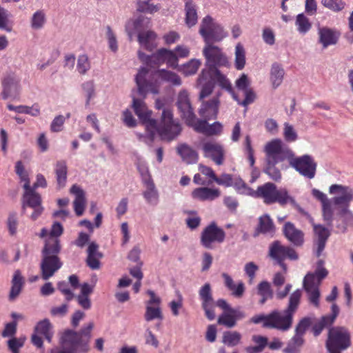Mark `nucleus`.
Wrapping results in <instances>:
<instances>
[{"instance_id": "nucleus-23", "label": "nucleus", "mask_w": 353, "mask_h": 353, "mask_svg": "<svg viewBox=\"0 0 353 353\" xmlns=\"http://www.w3.org/2000/svg\"><path fill=\"white\" fill-rule=\"evenodd\" d=\"M177 107L183 119L191 121L192 116L194 114L191 106L189 94L186 90H181L177 98Z\"/></svg>"}, {"instance_id": "nucleus-50", "label": "nucleus", "mask_w": 353, "mask_h": 353, "mask_svg": "<svg viewBox=\"0 0 353 353\" xmlns=\"http://www.w3.org/2000/svg\"><path fill=\"white\" fill-rule=\"evenodd\" d=\"M258 294L261 296L260 303L264 304L265 301L273 297V292L270 283L268 281L261 282L257 287Z\"/></svg>"}, {"instance_id": "nucleus-56", "label": "nucleus", "mask_w": 353, "mask_h": 353, "mask_svg": "<svg viewBox=\"0 0 353 353\" xmlns=\"http://www.w3.org/2000/svg\"><path fill=\"white\" fill-rule=\"evenodd\" d=\"M241 339V335L240 333L234 332H225L223 336V342L228 346H235L238 345Z\"/></svg>"}, {"instance_id": "nucleus-14", "label": "nucleus", "mask_w": 353, "mask_h": 353, "mask_svg": "<svg viewBox=\"0 0 353 353\" xmlns=\"http://www.w3.org/2000/svg\"><path fill=\"white\" fill-rule=\"evenodd\" d=\"M21 79L14 73L7 74L2 80L3 90L1 93L3 99L16 98L21 90Z\"/></svg>"}, {"instance_id": "nucleus-45", "label": "nucleus", "mask_w": 353, "mask_h": 353, "mask_svg": "<svg viewBox=\"0 0 353 353\" xmlns=\"http://www.w3.org/2000/svg\"><path fill=\"white\" fill-rule=\"evenodd\" d=\"M81 88L85 98V105L89 107L91 101L97 97L95 84L92 80H89L82 83Z\"/></svg>"}, {"instance_id": "nucleus-40", "label": "nucleus", "mask_w": 353, "mask_h": 353, "mask_svg": "<svg viewBox=\"0 0 353 353\" xmlns=\"http://www.w3.org/2000/svg\"><path fill=\"white\" fill-rule=\"evenodd\" d=\"M285 71L278 63H274L270 69V81L274 88H278L283 82Z\"/></svg>"}, {"instance_id": "nucleus-2", "label": "nucleus", "mask_w": 353, "mask_h": 353, "mask_svg": "<svg viewBox=\"0 0 353 353\" xmlns=\"http://www.w3.org/2000/svg\"><path fill=\"white\" fill-rule=\"evenodd\" d=\"M301 290H295L289 298L288 307L283 311L274 310L268 314H260L252 316L250 322L254 324L262 323L266 328H274L285 332L292 325L293 316L300 303Z\"/></svg>"}, {"instance_id": "nucleus-24", "label": "nucleus", "mask_w": 353, "mask_h": 353, "mask_svg": "<svg viewBox=\"0 0 353 353\" xmlns=\"http://www.w3.org/2000/svg\"><path fill=\"white\" fill-rule=\"evenodd\" d=\"M198 84L201 87L199 99H203L208 97L214 87L211 72L203 69L198 78Z\"/></svg>"}, {"instance_id": "nucleus-29", "label": "nucleus", "mask_w": 353, "mask_h": 353, "mask_svg": "<svg viewBox=\"0 0 353 353\" xmlns=\"http://www.w3.org/2000/svg\"><path fill=\"white\" fill-rule=\"evenodd\" d=\"M312 225L314 234L317 237L316 256H319L325 248L326 241L330 235V232L327 228L322 225H317L312 223Z\"/></svg>"}, {"instance_id": "nucleus-46", "label": "nucleus", "mask_w": 353, "mask_h": 353, "mask_svg": "<svg viewBox=\"0 0 353 353\" xmlns=\"http://www.w3.org/2000/svg\"><path fill=\"white\" fill-rule=\"evenodd\" d=\"M57 184L60 188L65 186L67 180V165L64 161H59L55 165Z\"/></svg>"}, {"instance_id": "nucleus-55", "label": "nucleus", "mask_w": 353, "mask_h": 353, "mask_svg": "<svg viewBox=\"0 0 353 353\" xmlns=\"http://www.w3.org/2000/svg\"><path fill=\"white\" fill-rule=\"evenodd\" d=\"M192 120L189 122V121H185V123L188 125L192 127L196 132H201L206 134L208 130V119L199 120L196 119L195 114L192 116Z\"/></svg>"}, {"instance_id": "nucleus-64", "label": "nucleus", "mask_w": 353, "mask_h": 353, "mask_svg": "<svg viewBox=\"0 0 353 353\" xmlns=\"http://www.w3.org/2000/svg\"><path fill=\"white\" fill-rule=\"evenodd\" d=\"M322 5L334 12L341 11L345 6L343 0H321Z\"/></svg>"}, {"instance_id": "nucleus-58", "label": "nucleus", "mask_w": 353, "mask_h": 353, "mask_svg": "<svg viewBox=\"0 0 353 353\" xmlns=\"http://www.w3.org/2000/svg\"><path fill=\"white\" fill-rule=\"evenodd\" d=\"M142 19L138 18L137 19L129 20L125 25V30L130 39L136 33H139V30L141 26Z\"/></svg>"}, {"instance_id": "nucleus-13", "label": "nucleus", "mask_w": 353, "mask_h": 353, "mask_svg": "<svg viewBox=\"0 0 353 353\" xmlns=\"http://www.w3.org/2000/svg\"><path fill=\"white\" fill-rule=\"evenodd\" d=\"M329 192L331 194H338L331 200L332 204L339 206L340 208H350V204L353 199V190L342 185L334 184L329 188Z\"/></svg>"}, {"instance_id": "nucleus-15", "label": "nucleus", "mask_w": 353, "mask_h": 353, "mask_svg": "<svg viewBox=\"0 0 353 353\" xmlns=\"http://www.w3.org/2000/svg\"><path fill=\"white\" fill-rule=\"evenodd\" d=\"M148 74V70L142 67L139 70L137 74L136 75L135 80L138 88L139 94L145 97L147 93L158 94L159 83L157 81L152 82L147 79Z\"/></svg>"}, {"instance_id": "nucleus-11", "label": "nucleus", "mask_w": 353, "mask_h": 353, "mask_svg": "<svg viewBox=\"0 0 353 353\" xmlns=\"http://www.w3.org/2000/svg\"><path fill=\"white\" fill-rule=\"evenodd\" d=\"M225 233L215 223H212L204 228L201 234V243L208 249L213 248L214 243H221L224 241Z\"/></svg>"}, {"instance_id": "nucleus-57", "label": "nucleus", "mask_w": 353, "mask_h": 353, "mask_svg": "<svg viewBox=\"0 0 353 353\" xmlns=\"http://www.w3.org/2000/svg\"><path fill=\"white\" fill-rule=\"evenodd\" d=\"M136 165L141 174L142 183L153 180L150 175L148 164L145 160L139 158Z\"/></svg>"}, {"instance_id": "nucleus-43", "label": "nucleus", "mask_w": 353, "mask_h": 353, "mask_svg": "<svg viewBox=\"0 0 353 353\" xmlns=\"http://www.w3.org/2000/svg\"><path fill=\"white\" fill-rule=\"evenodd\" d=\"M201 61L197 59H192L185 63L179 65L177 70L181 72L185 76H192L196 73Z\"/></svg>"}, {"instance_id": "nucleus-39", "label": "nucleus", "mask_w": 353, "mask_h": 353, "mask_svg": "<svg viewBox=\"0 0 353 353\" xmlns=\"http://www.w3.org/2000/svg\"><path fill=\"white\" fill-rule=\"evenodd\" d=\"M185 23L188 27L194 26L198 20L196 6L192 0L185 3Z\"/></svg>"}, {"instance_id": "nucleus-60", "label": "nucleus", "mask_w": 353, "mask_h": 353, "mask_svg": "<svg viewBox=\"0 0 353 353\" xmlns=\"http://www.w3.org/2000/svg\"><path fill=\"white\" fill-rule=\"evenodd\" d=\"M0 29L8 32L12 31V24L10 23L8 11L0 6Z\"/></svg>"}, {"instance_id": "nucleus-25", "label": "nucleus", "mask_w": 353, "mask_h": 353, "mask_svg": "<svg viewBox=\"0 0 353 353\" xmlns=\"http://www.w3.org/2000/svg\"><path fill=\"white\" fill-rule=\"evenodd\" d=\"M276 186L275 184L268 182L259 186L256 190H254L252 197L263 199L266 204L274 203V197Z\"/></svg>"}, {"instance_id": "nucleus-48", "label": "nucleus", "mask_w": 353, "mask_h": 353, "mask_svg": "<svg viewBox=\"0 0 353 353\" xmlns=\"http://www.w3.org/2000/svg\"><path fill=\"white\" fill-rule=\"evenodd\" d=\"M30 27L34 30H41L46 23V16L43 10H39L30 18Z\"/></svg>"}, {"instance_id": "nucleus-4", "label": "nucleus", "mask_w": 353, "mask_h": 353, "mask_svg": "<svg viewBox=\"0 0 353 353\" xmlns=\"http://www.w3.org/2000/svg\"><path fill=\"white\" fill-rule=\"evenodd\" d=\"M328 274L327 270L323 267V261L319 260L314 272H308L303 279V287L307 292L309 301L315 307L319 306V285L323 279Z\"/></svg>"}, {"instance_id": "nucleus-33", "label": "nucleus", "mask_w": 353, "mask_h": 353, "mask_svg": "<svg viewBox=\"0 0 353 353\" xmlns=\"http://www.w3.org/2000/svg\"><path fill=\"white\" fill-rule=\"evenodd\" d=\"M63 231V226L59 223L54 222L50 232L46 228H43L41 231L40 236L41 238H46L45 245H47L51 240H56L57 246L60 248L58 237L62 234Z\"/></svg>"}, {"instance_id": "nucleus-35", "label": "nucleus", "mask_w": 353, "mask_h": 353, "mask_svg": "<svg viewBox=\"0 0 353 353\" xmlns=\"http://www.w3.org/2000/svg\"><path fill=\"white\" fill-rule=\"evenodd\" d=\"M206 70L211 72L214 83L216 81L221 88L228 90L232 95L234 100H237V97L233 91L230 81L224 74H221L216 68H209Z\"/></svg>"}, {"instance_id": "nucleus-30", "label": "nucleus", "mask_w": 353, "mask_h": 353, "mask_svg": "<svg viewBox=\"0 0 353 353\" xmlns=\"http://www.w3.org/2000/svg\"><path fill=\"white\" fill-rule=\"evenodd\" d=\"M220 194L219 189L207 187L196 188L192 192V196L194 199L202 201L214 200L218 198Z\"/></svg>"}, {"instance_id": "nucleus-54", "label": "nucleus", "mask_w": 353, "mask_h": 353, "mask_svg": "<svg viewBox=\"0 0 353 353\" xmlns=\"http://www.w3.org/2000/svg\"><path fill=\"white\" fill-rule=\"evenodd\" d=\"M337 215L339 216L345 225L342 227V232L346 231L347 225H353V212L350 210V208H340L338 210Z\"/></svg>"}, {"instance_id": "nucleus-10", "label": "nucleus", "mask_w": 353, "mask_h": 353, "mask_svg": "<svg viewBox=\"0 0 353 353\" xmlns=\"http://www.w3.org/2000/svg\"><path fill=\"white\" fill-rule=\"evenodd\" d=\"M203 54L206 59V65L210 68L230 65L228 59L221 48L213 45V43H205Z\"/></svg>"}, {"instance_id": "nucleus-41", "label": "nucleus", "mask_w": 353, "mask_h": 353, "mask_svg": "<svg viewBox=\"0 0 353 353\" xmlns=\"http://www.w3.org/2000/svg\"><path fill=\"white\" fill-rule=\"evenodd\" d=\"M154 76L157 77L162 81L170 83L173 85L179 86L182 83L180 77L177 74L164 69L155 72Z\"/></svg>"}, {"instance_id": "nucleus-9", "label": "nucleus", "mask_w": 353, "mask_h": 353, "mask_svg": "<svg viewBox=\"0 0 353 353\" xmlns=\"http://www.w3.org/2000/svg\"><path fill=\"white\" fill-rule=\"evenodd\" d=\"M199 33L205 43L219 42L228 36L223 28L208 15L202 19Z\"/></svg>"}, {"instance_id": "nucleus-62", "label": "nucleus", "mask_w": 353, "mask_h": 353, "mask_svg": "<svg viewBox=\"0 0 353 353\" xmlns=\"http://www.w3.org/2000/svg\"><path fill=\"white\" fill-rule=\"evenodd\" d=\"M238 193L248 196H252L254 190L248 187L240 178H235L233 181V185Z\"/></svg>"}, {"instance_id": "nucleus-7", "label": "nucleus", "mask_w": 353, "mask_h": 353, "mask_svg": "<svg viewBox=\"0 0 353 353\" xmlns=\"http://www.w3.org/2000/svg\"><path fill=\"white\" fill-rule=\"evenodd\" d=\"M93 326V323L90 322L85 325L80 332L66 330L63 333V345L66 347L79 350L82 353L87 352L88 350V341Z\"/></svg>"}, {"instance_id": "nucleus-63", "label": "nucleus", "mask_w": 353, "mask_h": 353, "mask_svg": "<svg viewBox=\"0 0 353 353\" xmlns=\"http://www.w3.org/2000/svg\"><path fill=\"white\" fill-rule=\"evenodd\" d=\"M199 294L200 299L202 301V304L206 305V303H214L210 283H206L203 286H202Z\"/></svg>"}, {"instance_id": "nucleus-32", "label": "nucleus", "mask_w": 353, "mask_h": 353, "mask_svg": "<svg viewBox=\"0 0 353 353\" xmlns=\"http://www.w3.org/2000/svg\"><path fill=\"white\" fill-rule=\"evenodd\" d=\"M286 238L295 245H301L303 242V233L295 228L294 224L288 222L283 228Z\"/></svg>"}, {"instance_id": "nucleus-16", "label": "nucleus", "mask_w": 353, "mask_h": 353, "mask_svg": "<svg viewBox=\"0 0 353 353\" xmlns=\"http://www.w3.org/2000/svg\"><path fill=\"white\" fill-rule=\"evenodd\" d=\"M25 189L23 199V208L25 209L26 206H29L34 209V212L31 215L33 220L37 219L43 212V208L41 205V199L39 194L37 193L34 188L28 185V188Z\"/></svg>"}, {"instance_id": "nucleus-17", "label": "nucleus", "mask_w": 353, "mask_h": 353, "mask_svg": "<svg viewBox=\"0 0 353 353\" xmlns=\"http://www.w3.org/2000/svg\"><path fill=\"white\" fill-rule=\"evenodd\" d=\"M270 255L276 261H283L286 258L292 260L298 259V256L294 249L288 246H283L279 241H275L271 245Z\"/></svg>"}, {"instance_id": "nucleus-12", "label": "nucleus", "mask_w": 353, "mask_h": 353, "mask_svg": "<svg viewBox=\"0 0 353 353\" xmlns=\"http://www.w3.org/2000/svg\"><path fill=\"white\" fill-rule=\"evenodd\" d=\"M200 148L205 158L210 159L216 165H221L225 160V150L223 147L214 141H203Z\"/></svg>"}, {"instance_id": "nucleus-3", "label": "nucleus", "mask_w": 353, "mask_h": 353, "mask_svg": "<svg viewBox=\"0 0 353 353\" xmlns=\"http://www.w3.org/2000/svg\"><path fill=\"white\" fill-rule=\"evenodd\" d=\"M264 152L266 162L264 172L274 181L281 179V174L276 165L287 159L283 141L280 139H274L268 141L265 145Z\"/></svg>"}, {"instance_id": "nucleus-8", "label": "nucleus", "mask_w": 353, "mask_h": 353, "mask_svg": "<svg viewBox=\"0 0 353 353\" xmlns=\"http://www.w3.org/2000/svg\"><path fill=\"white\" fill-rule=\"evenodd\" d=\"M351 346V335L345 327L336 326L329 330L326 347L329 353H341Z\"/></svg>"}, {"instance_id": "nucleus-51", "label": "nucleus", "mask_w": 353, "mask_h": 353, "mask_svg": "<svg viewBox=\"0 0 353 353\" xmlns=\"http://www.w3.org/2000/svg\"><path fill=\"white\" fill-rule=\"evenodd\" d=\"M257 231L263 234H272L274 225L270 216L265 214L259 218Z\"/></svg>"}, {"instance_id": "nucleus-27", "label": "nucleus", "mask_w": 353, "mask_h": 353, "mask_svg": "<svg viewBox=\"0 0 353 353\" xmlns=\"http://www.w3.org/2000/svg\"><path fill=\"white\" fill-rule=\"evenodd\" d=\"M70 192L75 196L73 202L75 214L80 216L83 214L85 208V192L79 185L76 184L71 187Z\"/></svg>"}, {"instance_id": "nucleus-34", "label": "nucleus", "mask_w": 353, "mask_h": 353, "mask_svg": "<svg viewBox=\"0 0 353 353\" xmlns=\"http://www.w3.org/2000/svg\"><path fill=\"white\" fill-rule=\"evenodd\" d=\"M24 285V278L21 275L20 270H17L12 279V286L9 294L10 301L15 300L20 294Z\"/></svg>"}, {"instance_id": "nucleus-5", "label": "nucleus", "mask_w": 353, "mask_h": 353, "mask_svg": "<svg viewBox=\"0 0 353 353\" xmlns=\"http://www.w3.org/2000/svg\"><path fill=\"white\" fill-rule=\"evenodd\" d=\"M59 251L60 248L57 246L56 240H51L45 245L41 262V276L43 280L49 279L61 268L62 263L57 256Z\"/></svg>"}, {"instance_id": "nucleus-61", "label": "nucleus", "mask_w": 353, "mask_h": 353, "mask_svg": "<svg viewBox=\"0 0 353 353\" xmlns=\"http://www.w3.org/2000/svg\"><path fill=\"white\" fill-rule=\"evenodd\" d=\"M15 172L19 176L21 181L24 182L23 188H28L30 185L29 176L21 161L16 162Z\"/></svg>"}, {"instance_id": "nucleus-59", "label": "nucleus", "mask_w": 353, "mask_h": 353, "mask_svg": "<svg viewBox=\"0 0 353 353\" xmlns=\"http://www.w3.org/2000/svg\"><path fill=\"white\" fill-rule=\"evenodd\" d=\"M91 68L90 61L88 55L81 54L78 57L77 70L81 74H85Z\"/></svg>"}, {"instance_id": "nucleus-18", "label": "nucleus", "mask_w": 353, "mask_h": 353, "mask_svg": "<svg viewBox=\"0 0 353 353\" xmlns=\"http://www.w3.org/2000/svg\"><path fill=\"white\" fill-rule=\"evenodd\" d=\"M152 57L155 59L156 65L166 63L168 67L173 69H177L179 67V60L174 50L161 48L152 54Z\"/></svg>"}, {"instance_id": "nucleus-26", "label": "nucleus", "mask_w": 353, "mask_h": 353, "mask_svg": "<svg viewBox=\"0 0 353 353\" xmlns=\"http://www.w3.org/2000/svg\"><path fill=\"white\" fill-rule=\"evenodd\" d=\"M319 42L325 49L330 46L335 45L339 38V33L327 27L320 28L318 30Z\"/></svg>"}, {"instance_id": "nucleus-42", "label": "nucleus", "mask_w": 353, "mask_h": 353, "mask_svg": "<svg viewBox=\"0 0 353 353\" xmlns=\"http://www.w3.org/2000/svg\"><path fill=\"white\" fill-rule=\"evenodd\" d=\"M246 64V52L241 43H237L234 49V67L241 70Z\"/></svg>"}, {"instance_id": "nucleus-38", "label": "nucleus", "mask_w": 353, "mask_h": 353, "mask_svg": "<svg viewBox=\"0 0 353 353\" xmlns=\"http://www.w3.org/2000/svg\"><path fill=\"white\" fill-rule=\"evenodd\" d=\"M7 108L10 111H14L19 114H27L32 117H38L41 113V108L38 103H34L31 106L28 105H13L8 104Z\"/></svg>"}, {"instance_id": "nucleus-20", "label": "nucleus", "mask_w": 353, "mask_h": 353, "mask_svg": "<svg viewBox=\"0 0 353 353\" xmlns=\"http://www.w3.org/2000/svg\"><path fill=\"white\" fill-rule=\"evenodd\" d=\"M274 203H278L282 206L290 204L300 213L308 217L310 216L309 214L296 202L294 198L289 194L288 191L285 188H281L279 189L276 188Z\"/></svg>"}, {"instance_id": "nucleus-31", "label": "nucleus", "mask_w": 353, "mask_h": 353, "mask_svg": "<svg viewBox=\"0 0 353 353\" xmlns=\"http://www.w3.org/2000/svg\"><path fill=\"white\" fill-rule=\"evenodd\" d=\"M88 256L87 265L92 270H97L100 268L99 260L102 254L99 251V245L95 242H91L87 250Z\"/></svg>"}, {"instance_id": "nucleus-37", "label": "nucleus", "mask_w": 353, "mask_h": 353, "mask_svg": "<svg viewBox=\"0 0 353 353\" xmlns=\"http://www.w3.org/2000/svg\"><path fill=\"white\" fill-rule=\"evenodd\" d=\"M176 151L183 161L187 163H194L198 159L197 152L185 143L179 144L176 148Z\"/></svg>"}, {"instance_id": "nucleus-6", "label": "nucleus", "mask_w": 353, "mask_h": 353, "mask_svg": "<svg viewBox=\"0 0 353 353\" xmlns=\"http://www.w3.org/2000/svg\"><path fill=\"white\" fill-rule=\"evenodd\" d=\"M285 153L290 165L301 175L309 179L314 178L317 164L312 156L304 154L295 157L293 151L288 147H285Z\"/></svg>"}, {"instance_id": "nucleus-19", "label": "nucleus", "mask_w": 353, "mask_h": 353, "mask_svg": "<svg viewBox=\"0 0 353 353\" xmlns=\"http://www.w3.org/2000/svg\"><path fill=\"white\" fill-rule=\"evenodd\" d=\"M220 94H217L208 101H203L199 110L201 117L205 119H214L219 112Z\"/></svg>"}, {"instance_id": "nucleus-36", "label": "nucleus", "mask_w": 353, "mask_h": 353, "mask_svg": "<svg viewBox=\"0 0 353 353\" xmlns=\"http://www.w3.org/2000/svg\"><path fill=\"white\" fill-rule=\"evenodd\" d=\"M157 34L153 31H146L138 34V41L141 46L149 51L157 47Z\"/></svg>"}, {"instance_id": "nucleus-1", "label": "nucleus", "mask_w": 353, "mask_h": 353, "mask_svg": "<svg viewBox=\"0 0 353 353\" xmlns=\"http://www.w3.org/2000/svg\"><path fill=\"white\" fill-rule=\"evenodd\" d=\"M132 108L141 122L145 126L146 134H139V139L146 144L151 145L156 134H159L161 139L171 141L176 138L181 131V127L177 120L174 119L171 110L164 109L162 111L161 122L152 119V111L150 110L142 99L133 97Z\"/></svg>"}, {"instance_id": "nucleus-52", "label": "nucleus", "mask_w": 353, "mask_h": 353, "mask_svg": "<svg viewBox=\"0 0 353 353\" xmlns=\"http://www.w3.org/2000/svg\"><path fill=\"white\" fill-rule=\"evenodd\" d=\"M304 339L294 334L283 350L285 353H300V348L303 345Z\"/></svg>"}, {"instance_id": "nucleus-22", "label": "nucleus", "mask_w": 353, "mask_h": 353, "mask_svg": "<svg viewBox=\"0 0 353 353\" xmlns=\"http://www.w3.org/2000/svg\"><path fill=\"white\" fill-rule=\"evenodd\" d=\"M339 314V307L335 303L331 306V314L323 316L312 327L314 335L319 336L325 327L331 326Z\"/></svg>"}, {"instance_id": "nucleus-21", "label": "nucleus", "mask_w": 353, "mask_h": 353, "mask_svg": "<svg viewBox=\"0 0 353 353\" xmlns=\"http://www.w3.org/2000/svg\"><path fill=\"white\" fill-rule=\"evenodd\" d=\"M312 194L321 203L323 216L324 220L331 225L333 221L334 210L332 206V201L327 195L317 189L312 190Z\"/></svg>"}, {"instance_id": "nucleus-49", "label": "nucleus", "mask_w": 353, "mask_h": 353, "mask_svg": "<svg viewBox=\"0 0 353 353\" xmlns=\"http://www.w3.org/2000/svg\"><path fill=\"white\" fill-rule=\"evenodd\" d=\"M295 26L297 31L301 34H305L312 28V23L303 13L296 16Z\"/></svg>"}, {"instance_id": "nucleus-47", "label": "nucleus", "mask_w": 353, "mask_h": 353, "mask_svg": "<svg viewBox=\"0 0 353 353\" xmlns=\"http://www.w3.org/2000/svg\"><path fill=\"white\" fill-rule=\"evenodd\" d=\"M144 319L150 322L154 320L162 321L163 315L160 305H145Z\"/></svg>"}, {"instance_id": "nucleus-53", "label": "nucleus", "mask_w": 353, "mask_h": 353, "mask_svg": "<svg viewBox=\"0 0 353 353\" xmlns=\"http://www.w3.org/2000/svg\"><path fill=\"white\" fill-rule=\"evenodd\" d=\"M283 136L285 141L288 143L295 142L299 139L298 133L294 127L285 122L283 123Z\"/></svg>"}, {"instance_id": "nucleus-44", "label": "nucleus", "mask_w": 353, "mask_h": 353, "mask_svg": "<svg viewBox=\"0 0 353 353\" xmlns=\"http://www.w3.org/2000/svg\"><path fill=\"white\" fill-rule=\"evenodd\" d=\"M34 332L43 335L46 340L50 342L53 335L52 325L48 319H45L37 323L34 328Z\"/></svg>"}, {"instance_id": "nucleus-28", "label": "nucleus", "mask_w": 353, "mask_h": 353, "mask_svg": "<svg viewBox=\"0 0 353 353\" xmlns=\"http://www.w3.org/2000/svg\"><path fill=\"white\" fill-rule=\"evenodd\" d=\"M143 184L144 190L142 195L145 202L152 206L157 205L159 203V194L154 181L144 182Z\"/></svg>"}]
</instances>
